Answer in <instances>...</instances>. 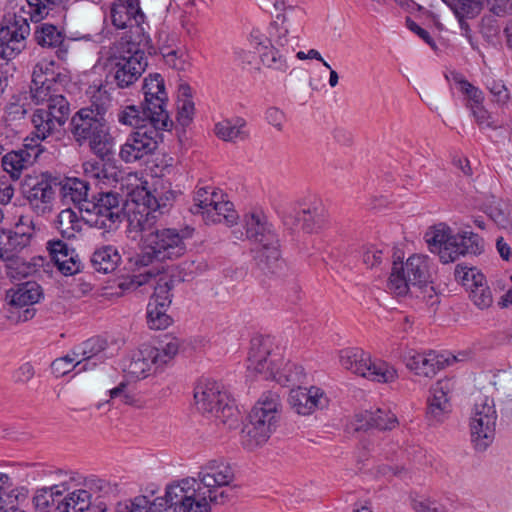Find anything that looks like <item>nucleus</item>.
<instances>
[{"mask_svg":"<svg viewBox=\"0 0 512 512\" xmlns=\"http://www.w3.org/2000/svg\"><path fill=\"white\" fill-rule=\"evenodd\" d=\"M305 12L290 7L267 26L254 28L249 36V47L259 55L268 69L284 73L299 45Z\"/></svg>","mask_w":512,"mask_h":512,"instance_id":"f257e3e1","label":"nucleus"},{"mask_svg":"<svg viewBox=\"0 0 512 512\" xmlns=\"http://www.w3.org/2000/svg\"><path fill=\"white\" fill-rule=\"evenodd\" d=\"M222 471L199 474V479L186 477L167 485L164 497L149 501L147 512H210L208 499L216 502L224 496Z\"/></svg>","mask_w":512,"mask_h":512,"instance_id":"f03ea898","label":"nucleus"},{"mask_svg":"<svg viewBox=\"0 0 512 512\" xmlns=\"http://www.w3.org/2000/svg\"><path fill=\"white\" fill-rule=\"evenodd\" d=\"M109 97L98 89L92 95V104L81 108L71 118V133L79 145L88 143L91 151L101 159L112 154V139L105 119Z\"/></svg>","mask_w":512,"mask_h":512,"instance_id":"7ed1b4c3","label":"nucleus"},{"mask_svg":"<svg viewBox=\"0 0 512 512\" xmlns=\"http://www.w3.org/2000/svg\"><path fill=\"white\" fill-rule=\"evenodd\" d=\"M247 369L281 386L296 385L305 378L303 367L285 360L268 336H255L250 340Z\"/></svg>","mask_w":512,"mask_h":512,"instance_id":"20e7f679","label":"nucleus"},{"mask_svg":"<svg viewBox=\"0 0 512 512\" xmlns=\"http://www.w3.org/2000/svg\"><path fill=\"white\" fill-rule=\"evenodd\" d=\"M246 239L251 243L255 265L267 275H276L283 268L280 244L273 225L260 211L244 215Z\"/></svg>","mask_w":512,"mask_h":512,"instance_id":"39448f33","label":"nucleus"},{"mask_svg":"<svg viewBox=\"0 0 512 512\" xmlns=\"http://www.w3.org/2000/svg\"><path fill=\"white\" fill-rule=\"evenodd\" d=\"M430 279L428 257L414 254L405 262L394 261L388 288L396 296L409 294L412 297L422 298L433 305L437 300V294Z\"/></svg>","mask_w":512,"mask_h":512,"instance_id":"423d86ee","label":"nucleus"},{"mask_svg":"<svg viewBox=\"0 0 512 512\" xmlns=\"http://www.w3.org/2000/svg\"><path fill=\"white\" fill-rule=\"evenodd\" d=\"M282 411L281 397L276 391L261 394L249 414V422L241 429L245 447L254 449L268 441L275 431Z\"/></svg>","mask_w":512,"mask_h":512,"instance_id":"0eeeda50","label":"nucleus"},{"mask_svg":"<svg viewBox=\"0 0 512 512\" xmlns=\"http://www.w3.org/2000/svg\"><path fill=\"white\" fill-rule=\"evenodd\" d=\"M143 250L131 261L141 268L151 265L154 261L175 260L186 252L185 236L175 228H155L142 236Z\"/></svg>","mask_w":512,"mask_h":512,"instance_id":"6e6552de","label":"nucleus"},{"mask_svg":"<svg viewBox=\"0 0 512 512\" xmlns=\"http://www.w3.org/2000/svg\"><path fill=\"white\" fill-rule=\"evenodd\" d=\"M429 250L439 256L440 261L448 264L466 254H478L482 251V241L473 232L453 234L445 225L435 226L426 233Z\"/></svg>","mask_w":512,"mask_h":512,"instance_id":"1a4fd4ad","label":"nucleus"},{"mask_svg":"<svg viewBox=\"0 0 512 512\" xmlns=\"http://www.w3.org/2000/svg\"><path fill=\"white\" fill-rule=\"evenodd\" d=\"M339 363L342 368L369 381L389 384L398 378V372L389 363L373 359L370 353L359 347L340 350Z\"/></svg>","mask_w":512,"mask_h":512,"instance_id":"9d476101","label":"nucleus"},{"mask_svg":"<svg viewBox=\"0 0 512 512\" xmlns=\"http://www.w3.org/2000/svg\"><path fill=\"white\" fill-rule=\"evenodd\" d=\"M121 196L115 192H103L82 204L81 219L90 226L110 231L121 221L123 209Z\"/></svg>","mask_w":512,"mask_h":512,"instance_id":"9b49d317","label":"nucleus"},{"mask_svg":"<svg viewBox=\"0 0 512 512\" xmlns=\"http://www.w3.org/2000/svg\"><path fill=\"white\" fill-rule=\"evenodd\" d=\"M496 419L494 400L480 395L475 400L469 422L471 441L476 450L484 451L493 442Z\"/></svg>","mask_w":512,"mask_h":512,"instance_id":"f8f14e48","label":"nucleus"},{"mask_svg":"<svg viewBox=\"0 0 512 512\" xmlns=\"http://www.w3.org/2000/svg\"><path fill=\"white\" fill-rule=\"evenodd\" d=\"M168 127H156L150 122L149 126L139 127L131 133L121 146L119 157L125 163H132L152 154L158 147L161 130Z\"/></svg>","mask_w":512,"mask_h":512,"instance_id":"ddd939ff","label":"nucleus"},{"mask_svg":"<svg viewBox=\"0 0 512 512\" xmlns=\"http://www.w3.org/2000/svg\"><path fill=\"white\" fill-rule=\"evenodd\" d=\"M58 184L60 180L47 172L26 183L25 198L38 216L52 213Z\"/></svg>","mask_w":512,"mask_h":512,"instance_id":"4468645a","label":"nucleus"},{"mask_svg":"<svg viewBox=\"0 0 512 512\" xmlns=\"http://www.w3.org/2000/svg\"><path fill=\"white\" fill-rule=\"evenodd\" d=\"M109 76L119 88L133 85L143 74L147 67L143 51H128V55L113 56L108 60Z\"/></svg>","mask_w":512,"mask_h":512,"instance_id":"2eb2a0df","label":"nucleus"},{"mask_svg":"<svg viewBox=\"0 0 512 512\" xmlns=\"http://www.w3.org/2000/svg\"><path fill=\"white\" fill-rule=\"evenodd\" d=\"M143 114L150 116V122L156 127H169L170 121L164 106L167 95L164 88V81L159 74L145 78L144 85Z\"/></svg>","mask_w":512,"mask_h":512,"instance_id":"dca6fc26","label":"nucleus"},{"mask_svg":"<svg viewBox=\"0 0 512 512\" xmlns=\"http://www.w3.org/2000/svg\"><path fill=\"white\" fill-rule=\"evenodd\" d=\"M30 34V25L26 18L14 16L6 26L0 29V58L6 62L16 58L26 46V37Z\"/></svg>","mask_w":512,"mask_h":512,"instance_id":"f3484780","label":"nucleus"},{"mask_svg":"<svg viewBox=\"0 0 512 512\" xmlns=\"http://www.w3.org/2000/svg\"><path fill=\"white\" fill-rule=\"evenodd\" d=\"M35 223L29 217L21 216L15 230H0V259L12 261L16 254L30 243Z\"/></svg>","mask_w":512,"mask_h":512,"instance_id":"a211bd4d","label":"nucleus"},{"mask_svg":"<svg viewBox=\"0 0 512 512\" xmlns=\"http://www.w3.org/2000/svg\"><path fill=\"white\" fill-rule=\"evenodd\" d=\"M222 389L223 386L219 382L203 380L195 386L193 395L196 409L207 417L220 419L221 423L224 422L221 419L224 412Z\"/></svg>","mask_w":512,"mask_h":512,"instance_id":"6ab92c4d","label":"nucleus"},{"mask_svg":"<svg viewBox=\"0 0 512 512\" xmlns=\"http://www.w3.org/2000/svg\"><path fill=\"white\" fill-rule=\"evenodd\" d=\"M159 369L156 347L149 344H142L133 350L123 366L125 376L134 380L144 379Z\"/></svg>","mask_w":512,"mask_h":512,"instance_id":"aec40b11","label":"nucleus"},{"mask_svg":"<svg viewBox=\"0 0 512 512\" xmlns=\"http://www.w3.org/2000/svg\"><path fill=\"white\" fill-rule=\"evenodd\" d=\"M64 79V76L55 71L54 61L38 62L32 72L31 98L42 100L47 93L62 89Z\"/></svg>","mask_w":512,"mask_h":512,"instance_id":"412c9836","label":"nucleus"},{"mask_svg":"<svg viewBox=\"0 0 512 512\" xmlns=\"http://www.w3.org/2000/svg\"><path fill=\"white\" fill-rule=\"evenodd\" d=\"M288 402L297 414L308 416L316 410L326 408L329 399L326 393L319 387L298 386L290 390Z\"/></svg>","mask_w":512,"mask_h":512,"instance_id":"4be33fe9","label":"nucleus"},{"mask_svg":"<svg viewBox=\"0 0 512 512\" xmlns=\"http://www.w3.org/2000/svg\"><path fill=\"white\" fill-rule=\"evenodd\" d=\"M455 356L452 359L444 358L435 351L426 353L413 352L410 353L405 360L406 367L417 376L426 378L434 377L445 365L455 362Z\"/></svg>","mask_w":512,"mask_h":512,"instance_id":"5701e85b","label":"nucleus"},{"mask_svg":"<svg viewBox=\"0 0 512 512\" xmlns=\"http://www.w3.org/2000/svg\"><path fill=\"white\" fill-rule=\"evenodd\" d=\"M40 153L38 145L25 143L22 148L12 150L2 156V168L11 178L17 180L24 170L34 164Z\"/></svg>","mask_w":512,"mask_h":512,"instance_id":"b1692460","label":"nucleus"},{"mask_svg":"<svg viewBox=\"0 0 512 512\" xmlns=\"http://www.w3.org/2000/svg\"><path fill=\"white\" fill-rule=\"evenodd\" d=\"M47 249L51 259L59 271L66 275H74L81 270V259L75 249L70 248L63 240H50L47 243Z\"/></svg>","mask_w":512,"mask_h":512,"instance_id":"393cba45","label":"nucleus"},{"mask_svg":"<svg viewBox=\"0 0 512 512\" xmlns=\"http://www.w3.org/2000/svg\"><path fill=\"white\" fill-rule=\"evenodd\" d=\"M223 195L216 191L209 192L206 188L197 191L195 203L191 207L193 214H200L206 223H220L222 220Z\"/></svg>","mask_w":512,"mask_h":512,"instance_id":"a878e982","label":"nucleus"},{"mask_svg":"<svg viewBox=\"0 0 512 512\" xmlns=\"http://www.w3.org/2000/svg\"><path fill=\"white\" fill-rule=\"evenodd\" d=\"M112 24L118 29L133 28L143 30L141 24L145 15L141 11L138 0L114 3L110 11Z\"/></svg>","mask_w":512,"mask_h":512,"instance_id":"bb28decb","label":"nucleus"},{"mask_svg":"<svg viewBox=\"0 0 512 512\" xmlns=\"http://www.w3.org/2000/svg\"><path fill=\"white\" fill-rule=\"evenodd\" d=\"M106 510V504L101 501L94 504L90 492L79 489L57 501L55 512H106Z\"/></svg>","mask_w":512,"mask_h":512,"instance_id":"cd10ccee","label":"nucleus"},{"mask_svg":"<svg viewBox=\"0 0 512 512\" xmlns=\"http://www.w3.org/2000/svg\"><path fill=\"white\" fill-rule=\"evenodd\" d=\"M42 294V288L37 282L27 281L9 289L5 299L11 307L21 309L37 303Z\"/></svg>","mask_w":512,"mask_h":512,"instance_id":"c85d7f7f","label":"nucleus"},{"mask_svg":"<svg viewBox=\"0 0 512 512\" xmlns=\"http://www.w3.org/2000/svg\"><path fill=\"white\" fill-rule=\"evenodd\" d=\"M96 344V340H89L84 344V349L81 354L83 356L82 359H78L79 354L73 352L72 355H66L54 360L51 364L53 373L56 376H63L70 372L74 367L80 365L83 360H90L97 356V354L103 350V347L98 344L95 349Z\"/></svg>","mask_w":512,"mask_h":512,"instance_id":"c756f323","label":"nucleus"},{"mask_svg":"<svg viewBox=\"0 0 512 512\" xmlns=\"http://www.w3.org/2000/svg\"><path fill=\"white\" fill-rule=\"evenodd\" d=\"M62 89H55V92L47 93L42 99H32L38 105H46V107L39 108L44 110L48 116H55L59 121L66 123L70 108L66 98L62 95Z\"/></svg>","mask_w":512,"mask_h":512,"instance_id":"7c9ffc66","label":"nucleus"},{"mask_svg":"<svg viewBox=\"0 0 512 512\" xmlns=\"http://www.w3.org/2000/svg\"><path fill=\"white\" fill-rule=\"evenodd\" d=\"M58 186L60 187L62 198L72 201L78 206L80 212L81 208H84L82 204L90 201L88 199L89 184L84 180L67 178L64 181H60Z\"/></svg>","mask_w":512,"mask_h":512,"instance_id":"2f4dec72","label":"nucleus"},{"mask_svg":"<svg viewBox=\"0 0 512 512\" xmlns=\"http://www.w3.org/2000/svg\"><path fill=\"white\" fill-rule=\"evenodd\" d=\"M34 134L38 140H45L62 129L65 123L55 116H48L44 110L36 109L32 116Z\"/></svg>","mask_w":512,"mask_h":512,"instance_id":"473e14b6","label":"nucleus"},{"mask_svg":"<svg viewBox=\"0 0 512 512\" xmlns=\"http://www.w3.org/2000/svg\"><path fill=\"white\" fill-rule=\"evenodd\" d=\"M449 6L459 20L460 28L468 35L469 26L465 18H474L483 8V0H449Z\"/></svg>","mask_w":512,"mask_h":512,"instance_id":"72a5a7b5","label":"nucleus"},{"mask_svg":"<svg viewBox=\"0 0 512 512\" xmlns=\"http://www.w3.org/2000/svg\"><path fill=\"white\" fill-rule=\"evenodd\" d=\"M120 260L121 256L116 248L104 246L93 253L91 264L96 271L106 274L114 271Z\"/></svg>","mask_w":512,"mask_h":512,"instance_id":"f704fd0d","label":"nucleus"},{"mask_svg":"<svg viewBox=\"0 0 512 512\" xmlns=\"http://www.w3.org/2000/svg\"><path fill=\"white\" fill-rule=\"evenodd\" d=\"M55 225L61 236L66 239L74 238L82 229L80 218L71 208L59 212Z\"/></svg>","mask_w":512,"mask_h":512,"instance_id":"c9c22d12","label":"nucleus"},{"mask_svg":"<svg viewBox=\"0 0 512 512\" xmlns=\"http://www.w3.org/2000/svg\"><path fill=\"white\" fill-rule=\"evenodd\" d=\"M157 214L147 206H142L129 216V227L131 230L143 232L145 234L154 231L156 227Z\"/></svg>","mask_w":512,"mask_h":512,"instance_id":"e433bc0d","label":"nucleus"},{"mask_svg":"<svg viewBox=\"0 0 512 512\" xmlns=\"http://www.w3.org/2000/svg\"><path fill=\"white\" fill-rule=\"evenodd\" d=\"M192 92L191 88L187 83L179 85L178 89V122L183 126H188L194 116V103L191 100Z\"/></svg>","mask_w":512,"mask_h":512,"instance_id":"4c0bfd02","label":"nucleus"},{"mask_svg":"<svg viewBox=\"0 0 512 512\" xmlns=\"http://www.w3.org/2000/svg\"><path fill=\"white\" fill-rule=\"evenodd\" d=\"M299 220L302 221V228L311 233L319 228L323 218V206L318 200L305 205L298 213Z\"/></svg>","mask_w":512,"mask_h":512,"instance_id":"58836bf2","label":"nucleus"},{"mask_svg":"<svg viewBox=\"0 0 512 512\" xmlns=\"http://www.w3.org/2000/svg\"><path fill=\"white\" fill-rule=\"evenodd\" d=\"M35 40L42 47H60L64 35L55 25L42 23L36 27Z\"/></svg>","mask_w":512,"mask_h":512,"instance_id":"ea45409f","label":"nucleus"},{"mask_svg":"<svg viewBox=\"0 0 512 512\" xmlns=\"http://www.w3.org/2000/svg\"><path fill=\"white\" fill-rule=\"evenodd\" d=\"M452 411L451 402L428 398L426 420L429 426H438L446 421Z\"/></svg>","mask_w":512,"mask_h":512,"instance_id":"a19ab883","label":"nucleus"},{"mask_svg":"<svg viewBox=\"0 0 512 512\" xmlns=\"http://www.w3.org/2000/svg\"><path fill=\"white\" fill-rule=\"evenodd\" d=\"M170 306L149 302L147 306V324L154 330L166 329L172 323V318L167 314Z\"/></svg>","mask_w":512,"mask_h":512,"instance_id":"79ce46f5","label":"nucleus"},{"mask_svg":"<svg viewBox=\"0 0 512 512\" xmlns=\"http://www.w3.org/2000/svg\"><path fill=\"white\" fill-rule=\"evenodd\" d=\"M249 135L247 121L243 117L232 116L226 120V142H243Z\"/></svg>","mask_w":512,"mask_h":512,"instance_id":"37998d69","label":"nucleus"},{"mask_svg":"<svg viewBox=\"0 0 512 512\" xmlns=\"http://www.w3.org/2000/svg\"><path fill=\"white\" fill-rule=\"evenodd\" d=\"M120 123L128 126L139 127L150 125V116L143 114V106L141 110L135 105L126 106L118 114Z\"/></svg>","mask_w":512,"mask_h":512,"instance_id":"c03bdc74","label":"nucleus"},{"mask_svg":"<svg viewBox=\"0 0 512 512\" xmlns=\"http://www.w3.org/2000/svg\"><path fill=\"white\" fill-rule=\"evenodd\" d=\"M65 491L66 487L63 484L38 489L33 497V504L37 509H45L50 505L57 504L56 498L62 496Z\"/></svg>","mask_w":512,"mask_h":512,"instance_id":"a18cd8bd","label":"nucleus"},{"mask_svg":"<svg viewBox=\"0 0 512 512\" xmlns=\"http://www.w3.org/2000/svg\"><path fill=\"white\" fill-rule=\"evenodd\" d=\"M468 291L470 300L479 309H487L493 304L492 292L485 278L482 281H478Z\"/></svg>","mask_w":512,"mask_h":512,"instance_id":"49530a36","label":"nucleus"},{"mask_svg":"<svg viewBox=\"0 0 512 512\" xmlns=\"http://www.w3.org/2000/svg\"><path fill=\"white\" fill-rule=\"evenodd\" d=\"M180 346V340L176 337H171L165 343L156 347L157 361L161 369L178 354Z\"/></svg>","mask_w":512,"mask_h":512,"instance_id":"de8ad7c7","label":"nucleus"},{"mask_svg":"<svg viewBox=\"0 0 512 512\" xmlns=\"http://www.w3.org/2000/svg\"><path fill=\"white\" fill-rule=\"evenodd\" d=\"M143 191L145 192L143 196V205L155 211V213H157L158 210L166 208L168 202L173 198V194L171 192L162 193L157 189H154V191L151 192L145 188H143Z\"/></svg>","mask_w":512,"mask_h":512,"instance_id":"09e8293b","label":"nucleus"},{"mask_svg":"<svg viewBox=\"0 0 512 512\" xmlns=\"http://www.w3.org/2000/svg\"><path fill=\"white\" fill-rule=\"evenodd\" d=\"M456 390V382L452 378H444L435 382L430 388V396L435 400L451 402Z\"/></svg>","mask_w":512,"mask_h":512,"instance_id":"8fccbe9b","label":"nucleus"},{"mask_svg":"<svg viewBox=\"0 0 512 512\" xmlns=\"http://www.w3.org/2000/svg\"><path fill=\"white\" fill-rule=\"evenodd\" d=\"M373 428L386 431L395 429L398 426V419L390 410L375 409L372 411Z\"/></svg>","mask_w":512,"mask_h":512,"instance_id":"3c124183","label":"nucleus"},{"mask_svg":"<svg viewBox=\"0 0 512 512\" xmlns=\"http://www.w3.org/2000/svg\"><path fill=\"white\" fill-rule=\"evenodd\" d=\"M120 398L121 402L129 406H137V400L134 395L128 391V382L122 381L116 387L109 390V399L104 403H99L97 408L109 404L112 400Z\"/></svg>","mask_w":512,"mask_h":512,"instance_id":"603ef678","label":"nucleus"},{"mask_svg":"<svg viewBox=\"0 0 512 512\" xmlns=\"http://www.w3.org/2000/svg\"><path fill=\"white\" fill-rule=\"evenodd\" d=\"M455 279L469 290L478 281L484 280V275L475 268L457 265L455 268Z\"/></svg>","mask_w":512,"mask_h":512,"instance_id":"864d4df0","label":"nucleus"},{"mask_svg":"<svg viewBox=\"0 0 512 512\" xmlns=\"http://www.w3.org/2000/svg\"><path fill=\"white\" fill-rule=\"evenodd\" d=\"M171 285L168 281L160 279L154 288V293L149 302L170 306L172 300L170 295Z\"/></svg>","mask_w":512,"mask_h":512,"instance_id":"5fc2aeb1","label":"nucleus"},{"mask_svg":"<svg viewBox=\"0 0 512 512\" xmlns=\"http://www.w3.org/2000/svg\"><path fill=\"white\" fill-rule=\"evenodd\" d=\"M226 410H229V414L226 415V421L229 420V429H237L240 427L243 420V409H241L234 399H230L226 395Z\"/></svg>","mask_w":512,"mask_h":512,"instance_id":"6e6d98bb","label":"nucleus"},{"mask_svg":"<svg viewBox=\"0 0 512 512\" xmlns=\"http://www.w3.org/2000/svg\"><path fill=\"white\" fill-rule=\"evenodd\" d=\"M472 114L481 128L496 129L497 125L492 120L491 114L481 105H470Z\"/></svg>","mask_w":512,"mask_h":512,"instance_id":"4d7b16f0","label":"nucleus"},{"mask_svg":"<svg viewBox=\"0 0 512 512\" xmlns=\"http://www.w3.org/2000/svg\"><path fill=\"white\" fill-rule=\"evenodd\" d=\"M487 88L493 96V101L497 102L499 105H505L509 101V91L502 82L492 80L487 84Z\"/></svg>","mask_w":512,"mask_h":512,"instance_id":"13d9d810","label":"nucleus"},{"mask_svg":"<svg viewBox=\"0 0 512 512\" xmlns=\"http://www.w3.org/2000/svg\"><path fill=\"white\" fill-rule=\"evenodd\" d=\"M149 505V499L146 496L135 497L134 500L127 503H119L116 508V512H147Z\"/></svg>","mask_w":512,"mask_h":512,"instance_id":"bf43d9fd","label":"nucleus"},{"mask_svg":"<svg viewBox=\"0 0 512 512\" xmlns=\"http://www.w3.org/2000/svg\"><path fill=\"white\" fill-rule=\"evenodd\" d=\"M461 92H463L471 101L470 105H479L483 101L482 92L466 80L458 82Z\"/></svg>","mask_w":512,"mask_h":512,"instance_id":"052dcab7","label":"nucleus"},{"mask_svg":"<svg viewBox=\"0 0 512 512\" xmlns=\"http://www.w3.org/2000/svg\"><path fill=\"white\" fill-rule=\"evenodd\" d=\"M246 239L245 222L229 225L226 229V241L232 244H237Z\"/></svg>","mask_w":512,"mask_h":512,"instance_id":"680f3d73","label":"nucleus"},{"mask_svg":"<svg viewBox=\"0 0 512 512\" xmlns=\"http://www.w3.org/2000/svg\"><path fill=\"white\" fill-rule=\"evenodd\" d=\"M63 0H36V3H32L36 6L33 12H30V17L33 22L41 21L49 13L48 4H58Z\"/></svg>","mask_w":512,"mask_h":512,"instance_id":"e2e57ef3","label":"nucleus"},{"mask_svg":"<svg viewBox=\"0 0 512 512\" xmlns=\"http://www.w3.org/2000/svg\"><path fill=\"white\" fill-rule=\"evenodd\" d=\"M413 508L416 512H441L442 508L439 503L428 498H420L414 500Z\"/></svg>","mask_w":512,"mask_h":512,"instance_id":"0e129e2a","label":"nucleus"},{"mask_svg":"<svg viewBox=\"0 0 512 512\" xmlns=\"http://www.w3.org/2000/svg\"><path fill=\"white\" fill-rule=\"evenodd\" d=\"M489 10L497 15L504 16L512 10V0H486Z\"/></svg>","mask_w":512,"mask_h":512,"instance_id":"69168bd1","label":"nucleus"},{"mask_svg":"<svg viewBox=\"0 0 512 512\" xmlns=\"http://www.w3.org/2000/svg\"><path fill=\"white\" fill-rule=\"evenodd\" d=\"M491 218L498 226L502 228H507L512 224V217L509 208H506L505 210L494 208L491 211Z\"/></svg>","mask_w":512,"mask_h":512,"instance_id":"338daca9","label":"nucleus"},{"mask_svg":"<svg viewBox=\"0 0 512 512\" xmlns=\"http://www.w3.org/2000/svg\"><path fill=\"white\" fill-rule=\"evenodd\" d=\"M265 118L267 122L273 127H275L277 130L280 131L282 129L285 116L280 109L276 107L268 108L265 112Z\"/></svg>","mask_w":512,"mask_h":512,"instance_id":"774afa93","label":"nucleus"}]
</instances>
